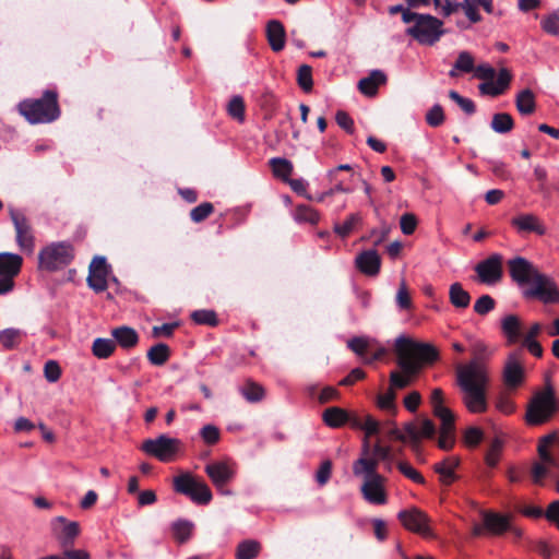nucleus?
Masks as SVG:
<instances>
[{
	"label": "nucleus",
	"mask_w": 559,
	"mask_h": 559,
	"mask_svg": "<svg viewBox=\"0 0 559 559\" xmlns=\"http://www.w3.org/2000/svg\"><path fill=\"white\" fill-rule=\"evenodd\" d=\"M487 347L483 343L474 345L475 358L456 367V383L463 405L469 413L480 414L487 411V386L489 372L483 356Z\"/></svg>",
	"instance_id": "obj_1"
},
{
	"label": "nucleus",
	"mask_w": 559,
	"mask_h": 559,
	"mask_svg": "<svg viewBox=\"0 0 559 559\" xmlns=\"http://www.w3.org/2000/svg\"><path fill=\"white\" fill-rule=\"evenodd\" d=\"M397 366L401 371H392L390 374L391 389H405L416 378L423 364H431L438 359V350L426 343H417L400 335L395 340Z\"/></svg>",
	"instance_id": "obj_2"
},
{
	"label": "nucleus",
	"mask_w": 559,
	"mask_h": 559,
	"mask_svg": "<svg viewBox=\"0 0 559 559\" xmlns=\"http://www.w3.org/2000/svg\"><path fill=\"white\" fill-rule=\"evenodd\" d=\"M511 278L523 288L525 299H537L544 304L559 302V288L555 281L540 273L528 260L515 257L508 261Z\"/></svg>",
	"instance_id": "obj_3"
},
{
	"label": "nucleus",
	"mask_w": 559,
	"mask_h": 559,
	"mask_svg": "<svg viewBox=\"0 0 559 559\" xmlns=\"http://www.w3.org/2000/svg\"><path fill=\"white\" fill-rule=\"evenodd\" d=\"M559 412V401L549 377L543 389L536 391L527 403L525 421L528 426L549 423Z\"/></svg>",
	"instance_id": "obj_4"
},
{
	"label": "nucleus",
	"mask_w": 559,
	"mask_h": 559,
	"mask_svg": "<svg viewBox=\"0 0 559 559\" xmlns=\"http://www.w3.org/2000/svg\"><path fill=\"white\" fill-rule=\"evenodd\" d=\"M57 97L55 91L47 90L41 98L21 102L20 114L33 124L52 122L60 116Z\"/></svg>",
	"instance_id": "obj_5"
},
{
	"label": "nucleus",
	"mask_w": 559,
	"mask_h": 559,
	"mask_svg": "<svg viewBox=\"0 0 559 559\" xmlns=\"http://www.w3.org/2000/svg\"><path fill=\"white\" fill-rule=\"evenodd\" d=\"M430 402L433 415L441 421L438 447L448 451L455 442L454 414L443 405V391L441 389L432 390Z\"/></svg>",
	"instance_id": "obj_6"
},
{
	"label": "nucleus",
	"mask_w": 559,
	"mask_h": 559,
	"mask_svg": "<svg viewBox=\"0 0 559 559\" xmlns=\"http://www.w3.org/2000/svg\"><path fill=\"white\" fill-rule=\"evenodd\" d=\"M74 258L73 247L67 241L52 242L38 253V266L55 272L69 265Z\"/></svg>",
	"instance_id": "obj_7"
},
{
	"label": "nucleus",
	"mask_w": 559,
	"mask_h": 559,
	"mask_svg": "<svg viewBox=\"0 0 559 559\" xmlns=\"http://www.w3.org/2000/svg\"><path fill=\"white\" fill-rule=\"evenodd\" d=\"M443 22L430 14H423L415 24L406 29V34L420 45L432 46L444 34Z\"/></svg>",
	"instance_id": "obj_8"
},
{
	"label": "nucleus",
	"mask_w": 559,
	"mask_h": 559,
	"mask_svg": "<svg viewBox=\"0 0 559 559\" xmlns=\"http://www.w3.org/2000/svg\"><path fill=\"white\" fill-rule=\"evenodd\" d=\"M181 447V441L177 438L159 435L155 439H146L141 450L146 454L156 457L160 462H171L175 460Z\"/></svg>",
	"instance_id": "obj_9"
},
{
	"label": "nucleus",
	"mask_w": 559,
	"mask_h": 559,
	"mask_svg": "<svg viewBox=\"0 0 559 559\" xmlns=\"http://www.w3.org/2000/svg\"><path fill=\"white\" fill-rule=\"evenodd\" d=\"M174 488L177 492L188 496L198 504H207L212 500V492L204 481L197 480L190 474H182L174 478Z\"/></svg>",
	"instance_id": "obj_10"
},
{
	"label": "nucleus",
	"mask_w": 559,
	"mask_h": 559,
	"mask_svg": "<svg viewBox=\"0 0 559 559\" xmlns=\"http://www.w3.org/2000/svg\"><path fill=\"white\" fill-rule=\"evenodd\" d=\"M399 520L405 528L420 534L425 537H432L428 515L417 508L402 510L397 514Z\"/></svg>",
	"instance_id": "obj_11"
},
{
	"label": "nucleus",
	"mask_w": 559,
	"mask_h": 559,
	"mask_svg": "<svg viewBox=\"0 0 559 559\" xmlns=\"http://www.w3.org/2000/svg\"><path fill=\"white\" fill-rule=\"evenodd\" d=\"M475 272L481 283L492 285L502 277V257L498 253L489 255L475 266Z\"/></svg>",
	"instance_id": "obj_12"
},
{
	"label": "nucleus",
	"mask_w": 559,
	"mask_h": 559,
	"mask_svg": "<svg viewBox=\"0 0 559 559\" xmlns=\"http://www.w3.org/2000/svg\"><path fill=\"white\" fill-rule=\"evenodd\" d=\"M52 530L56 539L61 548L72 547L76 537L80 535V524L75 521H68L64 516L53 519Z\"/></svg>",
	"instance_id": "obj_13"
},
{
	"label": "nucleus",
	"mask_w": 559,
	"mask_h": 559,
	"mask_svg": "<svg viewBox=\"0 0 559 559\" xmlns=\"http://www.w3.org/2000/svg\"><path fill=\"white\" fill-rule=\"evenodd\" d=\"M525 376V369L518 353L509 354L502 372V378L506 386L510 390L519 388Z\"/></svg>",
	"instance_id": "obj_14"
},
{
	"label": "nucleus",
	"mask_w": 559,
	"mask_h": 559,
	"mask_svg": "<svg viewBox=\"0 0 559 559\" xmlns=\"http://www.w3.org/2000/svg\"><path fill=\"white\" fill-rule=\"evenodd\" d=\"M10 217L16 231V242L23 250L32 251L34 248V236L31 225L25 215L19 211L11 210Z\"/></svg>",
	"instance_id": "obj_15"
},
{
	"label": "nucleus",
	"mask_w": 559,
	"mask_h": 559,
	"mask_svg": "<svg viewBox=\"0 0 559 559\" xmlns=\"http://www.w3.org/2000/svg\"><path fill=\"white\" fill-rule=\"evenodd\" d=\"M384 481L385 478L382 475L365 479L360 487L364 499L371 504H384L386 502Z\"/></svg>",
	"instance_id": "obj_16"
},
{
	"label": "nucleus",
	"mask_w": 559,
	"mask_h": 559,
	"mask_svg": "<svg viewBox=\"0 0 559 559\" xmlns=\"http://www.w3.org/2000/svg\"><path fill=\"white\" fill-rule=\"evenodd\" d=\"M205 472L218 491L223 495H230V491L225 490L224 486L233 479L235 472L227 463L214 462L207 464Z\"/></svg>",
	"instance_id": "obj_17"
},
{
	"label": "nucleus",
	"mask_w": 559,
	"mask_h": 559,
	"mask_svg": "<svg viewBox=\"0 0 559 559\" xmlns=\"http://www.w3.org/2000/svg\"><path fill=\"white\" fill-rule=\"evenodd\" d=\"M512 227L519 233H535L539 236L546 234V227L542 221L532 213H522L511 219Z\"/></svg>",
	"instance_id": "obj_18"
},
{
	"label": "nucleus",
	"mask_w": 559,
	"mask_h": 559,
	"mask_svg": "<svg viewBox=\"0 0 559 559\" xmlns=\"http://www.w3.org/2000/svg\"><path fill=\"white\" fill-rule=\"evenodd\" d=\"M368 454L369 445L366 442L362 455L353 463V474L356 477H361L364 480L373 478L374 476H380L377 471L378 460L372 459Z\"/></svg>",
	"instance_id": "obj_19"
},
{
	"label": "nucleus",
	"mask_w": 559,
	"mask_h": 559,
	"mask_svg": "<svg viewBox=\"0 0 559 559\" xmlns=\"http://www.w3.org/2000/svg\"><path fill=\"white\" fill-rule=\"evenodd\" d=\"M404 430L414 445L418 444L421 438L432 439L436 436V426L428 418L423 419L419 426L415 423H407Z\"/></svg>",
	"instance_id": "obj_20"
},
{
	"label": "nucleus",
	"mask_w": 559,
	"mask_h": 559,
	"mask_svg": "<svg viewBox=\"0 0 559 559\" xmlns=\"http://www.w3.org/2000/svg\"><path fill=\"white\" fill-rule=\"evenodd\" d=\"M356 267L368 276H376L381 266V259L374 249L365 250L355 259Z\"/></svg>",
	"instance_id": "obj_21"
},
{
	"label": "nucleus",
	"mask_w": 559,
	"mask_h": 559,
	"mask_svg": "<svg viewBox=\"0 0 559 559\" xmlns=\"http://www.w3.org/2000/svg\"><path fill=\"white\" fill-rule=\"evenodd\" d=\"M523 324L516 314H507L501 320V331L508 344H515L522 340Z\"/></svg>",
	"instance_id": "obj_22"
},
{
	"label": "nucleus",
	"mask_w": 559,
	"mask_h": 559,
	"mask_svg": "<svg viewBox=\"0 0 559 559\" xmlns=\"http://www.w3.org/2000/svg\"><path fill=\"white\" fill-rule=\"evenodd\" d=\"M23 258L16 253L0 252V276L14 280L21 272Z\"/></svg>",
	"instance_id": "obj_23"
},
{
	"label": "nucleus",
	"mask_w": 559,
	"mask_h": 559,
	"mask_svg": "<svg viewBox=\"0 0 559 559\" xmlns=\"http://www.w3.org/2000/svg\"><path fill=\"white\" fill-rule=\"evenodd\" d=\"M386 75L381 70H372L368 76L362 78L358 82V90L366 96H374L380 85L385 84Z\"/></svg>",
	"instance_id": "obj_24"
},
{
	"label": "nucleus",
	"mask_w": 559,
	"mask_h": 559,
	"mask_svg": "<svg viewBox=\"0 0 559 559\" xmlns=\"http://www.w3.org/2000/svg\"><path fill=\"white\" fill-rule=\"evenodd\" d=\"M285 28L282 22L277 20H271L266 25V37L267 41L273 51L278 52L283 50L285 46Z\"/></svg>",
	"instance_id": "obj_25"
},
{
	"label": "nucleus",
	"mask_w": 559,
	"mask_h": 559,
	"mask_svg": "<svg viewBox=\"0 0 559 559\" xmlns=\"http://www.w3.org/2000/svg\"><path fill=\"white\" fill-rule=\"evenodd\" d=\"M111 336L115 343L119 344L122 348L129 349L134 347L139 342L136 331L130 326L122 325L111 330Z\"/></svg>",
	"instance_id": "obj_26"
},
{
	"label": "nucleus",
	"mask_w": 559,
	"mask_h": 559,
	"mask_svg": "<svg viewBox=\"0 0 559 559\" xmlns=\"http://www.w3.org/2000/svg\"><path fill=\"white\" fill-rule=\"evenodd\" d=\"M193 530V522L186 519H178L170 525L171 535L175 542L179 545H183L190 540Z\"/></svg>",
	"instance_id": "obj_27"
},
{
	"label": "nucleus",
	"mask_w": 559,
	"mask_h": 559,
	"mask_svg": "<svg viewBox=\"0 0 559 559\" xmlns=\"http://www.w3.org/2000/svg\"><path fill=\"white\" fill-rule=\"evenodd\" d=\"M460 460L450 456L435 465V471L440 475V479L444 485H450L456 479L455 468L459 466Z\"/></svg>",
	"instance_id": "obj_28"
},
{
	"label": "nucleus",
	"mask_w": 559,
	"mask_h": 559,
	"mask_svg": "<svg viewBox=\"0 0 559 559\" xmlns=\"http://www.w3.org/2000/svg\"><path fill=\"white\" fill-rule=\"evenodd\" d=\"M449 299L451 305L457 309H465L471 304L469 293L459 282L450 285Z\"/></svg>",
	"instance_id": "obj_29"
},
{
	"label": "nucleus",
	"mask_w": 559,
	"mask_h": 559,
	"mask_svg": "<svg viewBox=\"0 0 559 559\" xmlns=\"http://www.w3.org/2000/svg\"><path fill=\"white\" fill-rule=\"evenodd\" d=\"M484 526L490 533L497 535L502 534L508 530H511L508 518L497 513H485Z\"/></svg>",
	"instance_id": "obj_30"
},
{
	"label": "nucleus",
	"mask_w": 559,
	"mask_h": 559,
	"mask_svg": "<svg viewBox=\"0 0 559 559\" xmlns=\"http://www.w3.org/2000/svg\"><path fill=\"white\" fill-rule=\"evenodd\" d=\"M516 109L521 115H531L535 111L536 103L534 93L530 88L521 91L515 98Z\"/></svg>",
	"instance_id": "obj_31"
},
{
	"label": "nucleus",
	"mask_w": 559,
	"mask_h": 559,
	"mask_svg": "<svg viewBox=\"0 0 559 559\" xmlns=\"http://www.w3.org/2000/svg\"><path fill=\"white\" fill-rule=\"evenodd\" d=\"M261 551V544L255 539H245L236 548V559H254Z\"/></svg>",
	"instance_id": "obj_32"
},
{
	"label": "nucleus",
	"mask_w": 559,
	"mask_h": 559,
	"mask_svg": "<svg viewBox=\"0 0 559 559\" xmlns=\"http://www.w3.org/2000/svg\"><path fill=\"white\" fill-rule=\"evenodd\" d=\"M556 440V432L544 436L539 441L538 453L543 463H546L547 465L559 469V462L555 457H552L547 450L548 445L552 444Z\"/></svg>",
	"instance_id": "obj_33"
},
{
	"label": "nucleus",
	"mask_w": 559,
	"mask_h": 559,
	"mask_svg": "<svg viewBox=\"0 0 559 559\" xmlns=\"http://www.w3.org/2000/svg\"><path fill=\"white\" fill-rule=\"evenodd\" d=\"M116 348V343L110 338L98 337L95 338L92 345V353L98 359H107L112 355Z\"/></svg>",
	"instance_id": "obj_34"
},
{
	"label": "nucleus",
	"mask_w": 559,
	"mask_h": 559,
	"mask_svg": "<svg viewBox=\"0 0 559 559\" xmlns=\"http://www.w3.org/2000/svg\"><path fill=\"white\" fill-rule=\"evenodd\" d=\"M269 164L275 177L281 178L284 181L289 179L294 169L290 160L283 157H273L270 159Z\"/></svg>",
	"instance_id": "obj_35"
},
{
	"label": "nucleus",
	"mask_w": 559,
	"mask_h": 559,
	"mask_svg": "<svg viewBox=\"0 0 559 559\" xmlns=\"http://www.w3.org/2000/svg\"><path fill=\"white\" fill-rule=\"evenodd\" d=\"M348 420V414L340 407H330L323 412V421L332 428L343 426Z\"/></svg>",
	"instance_id": "obj_36"
},
{
	"label": "nucleus",
	"mask_w": 559,
	"mask_h": 559,
	"mask_svg": "<svg viewBox=\"0 0 559 559\" xmlns=\"http://www.w3.org/2000/svg\"><path fill=\"white\" fill-rule=\"evenodd\" d=\"M490 127L496 133L504 134L513 129L514 121L511 115L498 112L492 116Z\"/></svg>",
	"instance_id": "obj_37"
},
{
	"label": "nucleus",
	"mask_w": 559,
	"mask_h": 559,
	"mask_svg": "<svg viewBox=\"0 0 559 559\" xmlns=\"http://www.w3.org/2000/svg\"><path fill=\"white\" fill-rule=\"evenodd\" d=\"M169 355V347L165 343L155 344L147 350V359L154 366L164 365L168 360Z\"/></svg>",
	"instance_id": "obj_38"
},
{
	"label": "nucleus",
	"mask_w": 559,
	"mask_h": 559,
	"mask_svg": "<svg viewBox=\"0 0 559 559\" xmlns=\"http://www.w3.org/2000/svg\"><path fill=\"white\" fill-rule=\"evenodd\" d=\"M362 223L359 213L350 214L343 224H334L333 230L341 238H346L358 225Z\"/></svg>",
	"instance_id": "obj_39"
},
{
	"label": "nucleus",
	"mask_w": 559,
	"mask_h": 559,
	"mask_svg": "<svg viewBox=\"0 0 559 559\" xmlns=\"http://www.w3.org/2000/svg\"><path fill=\"white\" fill-rule=\"evenodd\" d=\"M24 335L23 331L14 328L0 331V344L5 350L15 348Z\"/></svg>",
	"instance_id": "obj_40"
},
{
	"label": "nucleus",
	"mask_w": 559,
	"mask_h": 559,
	"mask_svg": "<svg viewBox=\"0 0 559 559\" xmlns=\"http://www.w3.org/2000/svg\"><path fill=\"white\" fill-rule=\"evenodd\" d=\"M298 223H309L316 225L320 219V214L308 205H298L294 214Z\"/></svg>",
	"instance_id": "obj_41"
},
{
	"label": "nucleus",
	"mask_w": 559,
	"mask_h": 559,
	"mask_svg": "<svg viewBox=\"0 0 559 559\" xmlns=\"http://www.w3.org/2000/svg\"><path fill=\"white\" fill-rule=\"evenodd\" d=\"M242 396L250 403L260 402L264 396V390L255 382L248 381L241 388Z\"/></svg>",
	"instance_id": "obj_42"
},
{
	"label": "nucleus",
	"mask_w": 559,
	"mask_h": 559,
	"mask_svg": "<svg viewBox=\"0 0 559 559\" xmlns=\"http://www.w3.org/2000/svg\"><path fill=\"white\" fill-rule=\"evenodd\" d=\"M485 0H463L461 2V9L464 11L466 17L472 23H478L481 21V15L477 11V8L480 7Z\"/></svg>",
	"instance_id": "obj_43"
},
{
	"label": "nucleus",
	"mask_w": 559,
	"mask_h": 559,
	"mask_svg": "<svg viewBox=\"0 0 559 559\" xmlns=\"http://www.w3.org/2000/svg\"><path fill=\"white\" fill-rule=\"evenodd\" d=\"M297 83L300 88L308 93L312 90L313 81H312V69L308 64H302L299 67L297 71Z\"/></svg>",
	"instance_id": "obj_44"
},
{
	"label": "nucleus",
	"mask_w": 559,
	"mask_h": 559,
	"mask_svg": "<svg viewBox=\"0 0 559 559\" xmlns=\"http://www.w3.org/2000/svg\"><path fill=\"white\" fill-rule=\"evenodd\" d=\"M191 319L197 324H204V325H210V326H215L218 323L215 311L207 310V309H201V310L193 311L191 313Z\"/></svg>",
	"instance_id": "obj_45"
},
{
	"label": "nucleus",
	"mask_w": 559,
	"mask_h": 559,
	"mask_svg": "<svg viewBox=\"0 0 559 559\" xmlns=\"http://www.w3.org/2000/svg\"><path fill=\"white\" fill-rule=\"evenodd\" d=\"M228 114L238 121L245 120V103L241 96L231 97L227 106Z\"/></svg>",
	"instance_id": "obj_46"
},
{
	"label": "nucleus",
	"mask_w": 559,
	"mask_h": 559,
	"mask_svg": "<svg viewBox=\"0 0 559 559\" xmlns=\"http://www.w3.org/2000/svg\"><path fill=\"white\" fill-rule=\"evenodd\" d=\"M444 120L445 116L439 104L433 105L426 114V122L432 128L441 126Z\"/></svg>",
	"instance_id": "obj_47"
},
{
	"label": "nucleus",
	"mask_w": 559,
	"mask_h": 559,
	"mask_svg": "<svg viewBox=\"0 0 559 559\" xmlns=\"http://www.w3.org/2000/svg\"><path fill=\"white\" fill-rule=\"evenodd\" d=\"M455 69L462 73H469L474 70L475 60L468 51H461L454 62Z\"/></svg>",
	"instance_id": "obj_48"
},
{
	"label": "nucleus",
	"mask_w": 559,
	"mask_h": 559,
	"mask_svg": "<svg viewBox=\"0 0 559 559\" xmlns=\"http://www.w3.org/2000/svg\"><path fill=\"white\" fill-rule=\"evenodd\" d=\"M88 286L96 293H102L107 289V274L105 273H88L87 276Z\"/></svg>",
	"instance_id": "obj_49"
},
{
	"label": "nucleus",
	"mask_w": 559,
	"mask_h": 559,
	"mask_svg": "<svg viewBox=\"0 0 559 559\" xmlns=\"http://www.w3.org/2000/svg\"><path fill=\"white\" fill-rule=\"evenodd\" d=\"M449 97L457 104V106L467 115L476 111L475 103L466 97L461 96L456 91H450Z\"/></svg>",
	"instance_id": "obj_50"
},
{
	"label": "nucleus",
	"mask_w": 559,
	"mask_h": 559,
	"mask_svg": "<svg viewBox=\"0 0 559 559\" xmlns=\"http://www.w3.org/2000/svg\"><path fill=\"white\" fill-rule=\"evenodd\" d=\"M496 301L489 295L480 296L474 304V311L479 316H485L495 309Z\"/></svg>",
	"instance_id": "obj_51"
},
{
	"label": "nucleus",
	"mask_w": 559,
	"mask_h": 559,
	"mask_svg": "<svg viewBox=\"0 0 559 559\" xmlns=\"http://www.w3.org/2000/svg\"><path fill=\"white\" fill-rule=\"evenodd\" d=\"M213 211L214 207L212 203L203 202L191 210L190 217L194 223H200L207 218Z\"/></svg>",
	"instance_id": "obj_52"
},
{
	"label": "nucleus",
	"mask_w": 559,
	"mask_h": 559,
	"mask_svg": "<svg viewBox=\"0 0 559 559\" xmlns=\"http://www.w3.org/2000/svg\"><path fill=\"white\" fill-rule=\"evenodd\" d=\"M542 28L550 35L559 34V10L554 11L542 21Z\"/></svg>",
	"instance_id": "obj_53"
},
{
	"label": "nucleus",
	"mask_w": 559,
	"mask_h": 559,
	"mask_svg": "<svg viewBox=\"0 0 559 559\" xmlns=\"http://www.w3.org/2000/svg\"><path fill=\"white\" fill-rule=\"evenodd\" d=\"M200 435L203 441L210 445L218 442L221 438L219 429L211 424L203 426L200 431Z\"/></svg>",
	"instance_id": "obj_54"
},
{
	"label": "nucleus",
	"mask_w": 559,
	"mask_h": 559,
	"mask_svg": "<svg viewBox=\"0 0 559 559\" xmlns=\"http://www.w3.org/2000/svg\"><path fill=\"white\" fill-rule=\"evenodd\" d=\"M436 10H440L443 16H450L461 9V2H452L450 0H433Z\"/></svg>",
	"instance_id": "obj_55"
},
{
	"label": "nucleus",
	"mask_w": 559,
	"mask_h": 559,
	"mask_svg": "<svg viewBox=\"0 0 559 559\" xmlns=\"http://www.w3.org/2000/svg\"><path fill=\"white\" fill-rule=\"evenodd\" d=\"M399 471L411 480L417 483V484H424L425 479L424 477L408 463L406 462H399L397 463Z\"/></svg>",
	"instance_id": "obj_56"
},
{
	"label": "nucleus",
	"mask_w": 559,
	"mask_h": 559,
	"mask_svg": "<svg viewBox=\"0 0 559 559\" xmlns=\"http://www.w3.org/2000/svg\"><path fill=\"white\" fill-rule=\"evenodd\" d=\"M44 374L48 382H57L61 376V369L57 361L48 360L44 367Z\"/></svg>",
	"instance_id": "obj_57"
},
{
	"label": "nucleus",
	"mask_w": 559,
	"mask_h": 559,
	"mask_svg": "<svg viewBox=\"0 0 559 559\" xmlns=\"http://www.w3.org/2000/svg\"><path fill=\"white\" fill-rule=\"evenodd\" d=\"M401 230L404 235H412L417 226V219L414 214L405 213L400 219Z\"/></svg>",
	"instance_id": "obj_58"
},
{
	"label": "nucleus",
	"mask_w": 559,
	"mask_h": 559,
	"mask_svg": "<svg viewBox=\"0 0 559 559\" xmlns=\"http://www.w3.org/2000/svg\"><path fill=\"white\" fill-rule=\"evenodd\" d=\"M395 299L400 309L406 310L412 307V299L404 282L401 284Z\"/></svg>",
	"instance_id": "obj_59"
},
{
	"label": "nucleus",
	"mask_w": 559,
	"mask_h": 559,
	"mask_svg": "<svg viewBox=\"0 0 559 559\" xmlns=\"http://www.w3.org/2000/svg\"><path fill=\"white\" fill-rule=\"evenodd\" d=\"M483 439V431L477 427H469L464 432V442L468 447H476Z\"/></svg>",
	"instance_id": "obj_60"
},
{
	"label": "nucleus",
	"mask_w": 559,
	"mask_h": 559,
	"mask_svg": "<svg viewBox=\"0 0 559 559\" xmlns=\"http://www.w3.org/2000/svg\"><path fill=\"white\" fill-rule=\"evenodd\" d=\"M501 450V442L499 440H493V442L490 445V449L488 450L486 454V464L489 467H496L499 461V453Z\"/></svg>",
	"instance_id": "obj_61"
},
{
	"label": "nucleus",
	"mask_w": 559,
	"mask_h": 559,
	"mask_svg": "<svg viewBox=\"0 0 559 559\" xmlns=\"http://www.w3.org/2000/svg\"><path fill=\"white\" fill-rule=\"evenodd\" d=\"M331 472H332L331 461L328 460V461L322 462V464L320 465V467L316 474V479H317L318 484L321 486L325 485L331 477Z\"/></svg>",
	"instance_id": "obj_62"
},
{
	"label": "nucleus",
	"mask_w": 559,
	"mask_h": 559,
	"mask_svg": "<svg viewBox=\"0 0 559 559\" xmlns=\"http://www.w3.org/2000/svg\"><path fill=\"white\" fill-rule=\"evenodd\" d=\"M475 76L480 80H493L496 76V70L488 63L478 64L477 67L474 66Z\"/></svg>",
	"instance_id": "obj_63"
},
{
	"label": "nucleus",
	"mask_w": 559,
	"mask_h": 559,
	"mask_svg": "<svg viewBox=\"0 0 559 559\" xmlns=\"http://www.w3.org/2000/svg\"><path fill=\"white\" fill-rule=\"evenodd\" d=\"M61 559H90V554L83 549H72V547L62 548Z\"/></svg>",
	"instance_id": "obj_64"
}]
</instances>
